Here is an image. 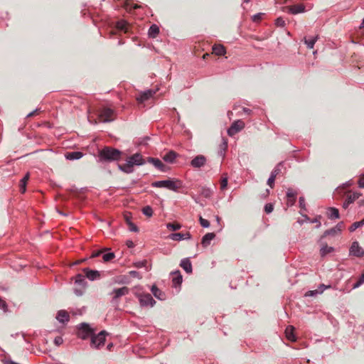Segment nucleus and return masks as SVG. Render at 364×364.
I'll use <instances>...</instances> for the list:
<instances>
[{"mask_svg": "<svg viewBox=\"0 0 364 364\" xmlns=\"http://www.w3.org/2000/svg\"><path fill=\"white\" fill-rule=\"evenodd\" d=\"M122 152L111 146H105L98 152V158L100 162H112L120 159Z\"/></svg>", "mask_w": 364, "mask_h": 364, "instance_id": "f257e3e1", "label": "nucleus"}, {"mask_svg": "<svg viewBox=\"0 0 364 364\" xmlns=\"http://www.w3.org/2000/svg\"><path fill=\"white\" fill-rule=\"evenodd\" d=\"M153 187L166 188L167 189L177 191L181 187V183L178 180L168 179L164 181H154L151 183Z\"/></svg>", "mask_w": 364, "mask_h": 364, "instance_id": "f03ea898", "label": "nucleus"}, {"mask_svg": "<svg viewBox=\"0 0 364 364\" xmlns=\"http://www.w3.org/2000/svg\"><path fill=\"white\" fill-rule=\"evenodd\" d=\"M114 112L112 109L104 107L99 113V119L103 122H109L114 119Z\"/></svg>", "mask_w": 364, "mask_h": 364, "instance_id": "7ed1b4c3", "label": "nucleus"}, {"mask_svg": "<svg viewBox=\"0 0 364 364\" xmlns=\"http://www.w3.org/2000/svg\"><path fill=\"white\" fill-rule=\"evenodd\" d=\"M106 335H107V333L105 331H102L97 336H92L91 346L97 348L104 346Z\"/></svg>", "mask_w": 364, "mask_h": 364, "instance_id": "20e7f679", "label": "nucleus"}, {"mask_svg": "<svg viewBox=\"0 0 364 364\" xmlns=\"http://www.w3.org/2000/svg\"><path fill=\"white\" fill-rule=\"evenodd\" d=\"M93 330L87 323H82L78 329L77 336L80 338L85 340L89 336H93Z\"/></svg>", "mask_w": 364, "mask_h": 364, "instance_id": "39448f33", "label": "nucleus"}, {"mask_svg": "<svg viewBox=\"0 0 364 364\" xmlns=\"http://www.w3.org/2000/svg\"><path fill=\"white\" fill-rule=\"evenodd\" d=\"M245 127V123L242 120L235 121L228 129V134L229 136H232L239 132H240Z\"/></svg>", "mask_w": 364, "mask_h": 364, "instance_id": "423d86ee", "label": "nucleus"}, {"mask_svg": "<svg viewBox=\"0 0 364 364\" xmlns=\"http://www.w3.org/2000/svg\"><path fill=\"white\" fill-rule=\"evenodd\" d=\"M129 292V288L127 287H123L121 288L114 289L110 294L113 295L112 299L114 300H117V299H119L120 297L128 294Z\"/></svg>", "mask_w": 364, "mask_h": 364, "instance_id": "0eeeda50", "label": "nucleus"}, {"mask_svg": "<svg viewBox=\"0 0 364 364\" xmlns=\"http://www.w3.org/2000/svg\"><path fill=\"white\" fill-rule=\"evenodd\" d=\"M139 301L141 305L142 306H153L154 304L156 303L153 297L150 294H145L143 295H141L139 297Z\"/></svg>", "mask_w": 364, "mask_h": 364, "instance_id": "6e6552de", "label": "nucleus"}, {"mask_svg": "<svg viewBox=\"0 0 364 364\" xmlns=\"http://www.w3.org/2000/svg\"><path fill=\"white\" fill-rule=\"evenodd\" d=\"M286 10L287 12L291 13L292 14H297L299 13H302L305 11V6L304 4H295L286 7Z\"/></svg>", "mask_w": 364, "mask_h": 364, "instance_id": "1a4fd4ad", "label": "nucleus"}, {"mask_svg": "<svg viewBox=\"0 0 364 364\" xmlns=\"http://www.w3.org/2000/svg\"><path fill=\"white\" fill-rule=\"evenodd\" d=\"M350 254L356 257H362L364 255V251L359 246L358 242H353L352 243L351 247L350 248Z\"/></svg>", "mask_w": 364, "mask_h": 364, "instance_id": "9d476101", "label": "nucleus"}, {"mask_svg": "<svg viewBox=\"0 0 364 364\" xmlns=\"http://www.w3.org/2000/svg\"><path fill=\"white\" fill-rule=\"evenodd\" d=\"M205 157L203 155H198L191 161V164L194 168H200L205 165Z\"/></svg>", "mask_w": 364, "mask_h": 364, "instance_id": "9b49d317", "label": "nucleus"}, {"mask_svg": "<svg viewBox=\"0 0 364 364\" xmlns=\"http://www.w3.org/2000/svg\"><path fill=\"white\" fill-rule=\"evenodd\" d=\"M344 228H345L344 223L343 222H340L334 228L327 230L325 232V235H334L337 233H340L344 229Z\"/></svg>", "mask_w": 364, "mask_h": 364, "instance_id": "f8f14e48", "label": "nucleus"}, {"mask_svg": "<svg viewBox=\"0 0 364 364\" xmlns=\"http://www.w3.org/2000/svg\"><path fill=\"white\" fill-rule=\"evenodd\" d=\"M297 193L291 188H289L287 193L288 205H293L296 202Z\"/></svg>", "mask_w": 364, "mask_h": 364, "instance_id": "ddd939ff", "label": "nucleus"}, {"mask_svg": "<svg viewBox=\"0 0 364 364\" xmlns=\"http://www.w3.org/2000/svg\"><path fill=\"white\" fill-rule=\"evenodd\" d=\"M129 163L134 165H142L144 160L142 156L140 154H135L128 159Z\"/></svg>", "mask_w": 364, "mask_h": 364, "instance_id": "4468645a", "label": "nucleus"}, {"mask_svg": "<svg viewBox=\"0 0 364 364\" xmlns=\"http://www.w3.org/2000/svg\"><path fill=\"white\" fill-rule=\"evenodd\" d=\"M154 94H155V92L152 90H147L146 92H142L139 97H136V100L139 102L142 103L145 102L146 100L151 98Z\"/></svg>", "mask_w": 364, "mask_h": 364, "instance_id": "2eb2a0df", "label": "nucleus"}, {"mask_svg": "<svg viewBox=\"0 0 364 364\" xmlns=\"http://www.w3.org/2000/svg\"><path fill=\"white\" fill-rule=\"evenodd\" d=\"M84 272L85 273L86 277L90 280L99 279L100 277V272L97 270L84 269Z\"/></svg>", "mask_w": 364, "mask_h": 364, "instance_id": "dca6fc26", "label": "nucleus"}, {"mask_svg": "<svg viewBox=\"0 0 364 364\" xmlns=\"http://www.w3.org/2000/svg\"><path fill=\"white\" fill-rule=\"evenodd\" d=\"M56 318L60 322V323H65L68 322L70 320V316L68 313L65 310H60L58 312Z\"/></svg>", "mask_w": 364, "mask_h": 364, "instance_id": "f3484780", "label": "nucleus"}, {"mask_svg": "<svg viewBox=\"0 0 364 364\" xmlns=\"http://www.w3.org/2000/svg\"><path fill=\"white\" fill-rule=\"evenodd\" d=\"M180 266L188 274L192 272V264L188 258L181 260Z\"/></svg>", "mask_w": 364, "mask_h": 364, "instance_id": "a211bd4d", "label": "nucleus"}, {"mask_svg": "<svg viewBox=\"0 0 364 364\" xmlns=\"http://www.w3.org/2000/svg\"><path fill=\"white\" fill-rule=\"evenodd\" d=\"M294 331V328L292 326H289L285 330L286 337L290 341H295L296 340Z\"/></svg>", "mask_w": 364, "mask_h": 364, "instance_id": "6ab92c4d", "label": "nucleus"}, {"mask_svg": "<svg viewBox=\"0 0 364 364\" xmlns=\"http://www.w3.org/2000/svg\"><path fill=\"white\" fill-rule=\"evenodd\" d=\"M327 288H330V286H325L324 284H321L318 287V288L316 290H313V291H307L306 294H305V296H314L317 294H321L325 289H327Z\"/></svg>", "mask_w": 364, "mask_h": 364, "instance_id": "aec40b11", "label": "nucleus"}, {"mask_svg": "<svg viewBox=\"0 0 364 364\" xmlns=\"http://www.w3.org/2000/svg\"><path fill=\"white\" fill-rule=\"evenodd\" d=\"M133 166H134L131 163H129L128 160L127 162L124 164H118L119 168L127 173H130L133 172Z\"/></svg>", "mask_w": 364, "mask_h": 364, "instance_id": "412c9836", "label": "nucleus"}, {"mask_svg": "<svg viewBox=\"0 0 364 364\" xmlns=\"http://www.w3.org/2000/svg\"><path fill=\"white\" fill-rule=\"evenodd\" d=\"M215 235L213 232L205 234L202 238L201 244L204 247H207L210 245V241L215 237Z\"/></svg>", "mask_w": 364, "mask_h": 364, "instance_id": "4be33fe9", "label": "nucleus"}, {"mask_svg": "<svg viewBox=\"0 0 364 364\" xmlns=\"http://www.w3.org/2000/svg\"><path fill=\"white\" fill-rule=\"evenodd\" d=\"M83 156L82 153L80 151H73L68 152L65 154L66 159L69 160H75L82 158Z\"/></svg>", "mask_w": 364, "mask_h": 364, "instance_id": "5701e85b", "label": "nucleus"}, {"mask_svg": "<svg viewBox=\"0 0 364 364\" xmlns=\"http://www.w3.org/2000/svg\"><path fill=\"white\" fill-rule=\"evenodd\" d=\"M213 52L217 55H223L225 53V48L222 45H214L213 46Z\"/></svg>", "mask_w": 364, "mask_h": 364, "instance_id": "b1692460", "label": "nucleus"}, {"mask_svg": "<svg viewBox=\"0 0 364 364\" xmlns=\"http://www.w3.org/2000/svg\"><path fill=\"white\" fill-rule=\"evenodd\" d=\"M328 217L330 219L339 218V211L336 208H329L327 213Z\"/></svg>", "mask_w": 364, "mask_h": 364, "instance_id": "393cba45", "label": "nucleus"}, {"mask_svg": "<svg viewBox=\"0 0 364 364\" xmlns=\"http://www.w3.org/2000/svg\"><path fill=\"white\" fill-rule=\"evenodd\" d=\"M29 179V173H26L25 176L21 180L19 187H20V191L23 193L26 192V184Z\"/></svg>", "mask_w": 364, "mask_h": 364, "instance_id": "a878e982", "label": "nucleus"}, {"mask_svg": "<svg viewBox=\"0 0 364 364\" xmlns=\"http://www.w3.org/2000/svg\"><path fill=\"white\" fill-rule=\"evenodd\" d=\"M176 155L177 154L175 151H170L163 156V159L166 162L172 163L176 159Z\"/></svg>", "mask_w": 364, "mask_h": 364, "instance_id": "bb28decb", "label": "nucleus"}, {"mask_svg": "<svg viewBox=\"0 0 364 364\" xmlns=\"http://www.w3.org/2000/svg\"><path fill=\"white\" fill-rule=\"evenodd\" d=\"M159 33V28L158 26L153 24L149 30V36L151 38H156Z\"/></svg>", "mask_w": 364, "mask_h": 364, "instance_id": "cd10ccee", "label": "nucleus"}, {"mask_svg": "<svg viewBox=\"0 0 364 364\" xmlns=\"http://www.w3.org/2000/svg\"><path fill=\"white\" fill-rule=\"evenodd\" d=\"M117 28L120 31H123L124 33H127L129 30V25L126 21H118L117 23Z\"/></svg>", "mask_w": 364, "mask_h": 364, "instance_id": "c85d7f7f", "label": "nucleus"}, {"mask_svg": "<svg viewBox=\"0 0 364 364\" xmlns=\"http://www.w3.org/2000/svg\"><path fill=\"white\" fill-rule=\"evenodd\" d=\"M149 161L150 163L153 164L154 166L155 167H156L157 168H159L160 170H163V167L164 166V165L163 164L161 161H160L159 159H154V158H149Z\"/></svg>", "mask_w": 364, "mask_h": 364, "instance_id": "c756f323", "label": "nucleus"}, {"mask_svg": "<svg viewBox=\"0 0 364 364\" xmlns=\"http://www.w3.org/2000/svg\"><path fill=\"white\" fill-rule=\"evenodd\" d=\"M166 228L171 231H176L181 228V225L180 223L174 222V223H167Z\"/></svg>", "mask_w": 364, "mask_h": 364, "instance_id": "7c9ffc66", "label": "nucleus"}, {"mask_svg": "<svg viewBox=\"0 0 364 364\" xmlns=\"http://www.w3.org/2000/svg\"><path fill=\"white\" fill-rule=\"evenodd\" d=\"M175 276L172 279V282L175 287L180 285L182 283V276L180 274L179 272L178 273H174Z\"/></svg>", "mask_w": 364, "mask_h": 364, "instance_id": "2f4dec72", "label": "nucleus"}, {"mask_svg": "<svg viewBox=\"0 0 364 364\" xmlns=\"http://www.w3.org/2000/svg\"><path fill=\"white\" fill-rule=\"evenodd\" d=\"M360 194L358 193H349L347 194L346 199L350 203H353L355 200H357L360 197Z\"/></svg>", "mask_w": 364, "mask_h": 364, "instance_id": "473e14b6", "label": "nucleus"}, {"mask_svg": "<svg viewBox=\"0 0 364 364\" xmlns=\"http://www.w3.org/2000/svg\"><path fill=\"white\" fill-rule=\"evenodd\" d=\"M317 39H318V36H316V37L312 38L311 39H306L305 38H304V43L307 46V47L311 49V48H314V46L315 43L316 42Z\"/></svg>", "mask_w": 364, "mask_h": 364, "instance_id": "72a5a7b5", "label": "nucleus"}, {"mask_svg": "<svg viewBox=\"0 0 364 364\" xmlns=\"http://www.w3.org/2000/svg\"><path fill=\"white\" fill-rule=\"evenodd\" d=\"M168 237L170 239L176 241L184 240V235H183L182 232L172 233Z\"/></svg>", "mask_w": 364, "mask_h": 364, "instance_id": "f704fd0d", "label": "nucleus"}, {"mask_svg": "<svg viewBox=\"0 0 364 364\" xmlns=\"http://www.w3.org/2000/svg\"><path fill=\"white\" fill-rule=\"evenodd\" d=\"M332 251H333V248L331 247H328V245H324L321 248L320 253H321V255L322 257H323Z\"/></svg>", "mask_w": 364, "mask_h": 364, "instance_id": "c9c22d12", "label": "nucleus"}, {"mask_svg": "<svg viewBox=\"0 0 364 364\" xmlns=\"http://www.w3.org/2000/svg\"><path fill=\"white\" fill-rule=\"evenodd\" d=\"M151 291L154 296L159 299H163V298L161 297V291L156 287L153 286L151 288Z\"/></svg>", "mask_w": 364, "mask_h": 364, "instance_id": "e433bc0d", "label": "nucleus"}, {"mask_svg": "<svg viewBox=\"0 0 364 364\" xmlns=\"http://www.w3.org/2000/svg\"><path fill=\"white\" fill-rule=\"evenodd\" d=\"M142 213L145 215H146L148 217H151L152 215V214H153V210H152V208L150 206H145L142 209Z\"/></svg>", "mask_w": 364, "mask_h": 364, "instance_id": "4c0bfd02", "label": "nucleus"}, {"mask_svg": "<svg viewBox=\"0 0 364 364\" xmlns=\"http://www.w3.org/2000/svg\"><path fill=\"white\" fill-rule=\"evenodd\" d=\"M115 257L114 254L113 252H109L104 254L102 256V259L105 262H109L114 259Z\"/></svg>", "mask_w": 364, "mask_h": 364, "instance_id": "58836bf2", "label": "nucleus"}, {"mask_svg": "<svg viewBox=\"0 0 364 364\" xmlns=\"http://www.w3.org/2000/svg\"><path fill=\"white\" fill-rule=\"evenodd\" d=\"M228 186V178L227 177H223L220 181V189L224 190Z\"/></svg>", "mask_w": 364, "mask_h": 364, "instance_id": "ea45409f", "label": "nucleus"}, {"mask_svg": "<svg viewBox=\"0 0 364 364\" xmlns=\"http://www.w3.org/2000/svg\"><path fill=\"white\" fill-rule=\"evenodd\" d=\"M200 224L201 226L204 228H208L210 226V223L208 220L203 218L201 216L199 218Z\"/></svg>", "mask_w": 364, "mask_h": 364, "instance_id": "a19ab883", "label": "nucleus"}, {"mask_svg": "<svg viewBox=\"0 0 364 364\" xmlns=\"http://www.w3.org/2000/svg\"><path fill=\"white\" fill-rule=\"evenodd\" d=\"M274 210L273 205L272 203H267L264 206V211L266 213L269 214L272 213Z\"/></svg>", "mask_w": 364, "mask_h": 364, "instance_id": "79ce46f5", "label": "nucleus"}, {"mask_svg": "<svg viewBox=\"0 0 364 364\" xmlns=\"http://www.w3.org/2000/svg\"><path fill=\"white\" fill-rule=\"evenodd\" d=\"M264 16V14L259 13L252 16V21L254 22H259L261 19L262 18V16Z\"/></svg>", "mask_w": 364, "mask_h": 364, "instance_id": "37998d69", "label": "nucleus"}, {"mask_svg": "<svg viewBox=\"0 0 364 364\" xmlns=\"http://www.w3.org/2000/svg\"><path fill=\"white\" fill-rule=\"evenodd\" d=\"M275 24L277 26L284 27L285 26V21L282 17H279L276 19Z\"/></svg>", "mask_w": 364, "mask_h": 364, "instance_id": "c03bdc74", "label": "nucleus"}, {"mask_svg": "<svg viewBox=\"0 0 364 364\" xmlns=\"http://www.w3.org/2000/svg\"><path fill=\"white\" fill-rule=\"evenodd\" d=\"M128 226H129V229L130 231H132V232H138L139 231L138 228L132 221H128Z\"/></svg>", "mask_w": 364, "mask_h": 364, "instance_id": "a18cd8bd", "label": "nucleus"}, {"mask_svg": "<svg viewBox=\"0 0 364 364\" xmlns=\"http://www.w3.org/2000/svg\"><path fill=\"white\" fill-rule=\"evenodd\" d=\"M359 227H360V224L359 223V222H355L353 223L352 225L349 228V230L350 232H353Z\"/></svg>", "mask_w": 364, "mask_h": 364, "instance_id": "49530a36", "label": "nucleus"}, {"mask_svg": "<svg viewBox=\"0 0 364 364\" xmlns=\"http://www.w3.org/2000/svg\"><path fill=\"white\" fill-rule=\"evenodd\" d=\"M275 178L274 176H270V177L269 178L268 181H267V184L271 187L272 188L274 186V181H275Z\"/></svg>", "mask_w": 364, "mask_h": 364, "instance_id": "de8ad7c7", "label": "nucleus"}, {"mask_svg": "<svg viewBox=\"0 0 364 364\" xmlns=\"http://www.w3.org/2000/svg\"><path fill=\"white\" fill-rule=\"evenodd\" d=\"M63 340L62 338V337L60 336H57L54 339V343L56 345V346H60L63 343Z\"/></svg>", "mask_w": 364, "mask_h": 364, "instance_id": "09e8293b", "label": "nucleus"}, {"mask_svg": "<svg viewBox=\"0 0 364 364\" xmlns=\"http://www.w3.org/2000/svg\"><path fill=\"white\" fill-rule=\"evenodd\" d=\"M75 282L76 283H79V284H82L85 282V279L83 277V276L80 275V274H78L77 276V278H76V280H75Z\"/></svg>", "mask_w": 364, "mask_h": 364, "instance_id": "8fccbe9b", "label": "nucleus"}, {"mask_svg": "<svg viewBox=\"0 0 364 364\" xmlns=\"http://www.w3.org/2000/svg\"><path fill=\"white\" fill-rule=\"evenodd\" d=\"M364 282V271L362 273L361 278L359 279V281L354 285V287H359L363 282Z\"/></svg>", "mask_w": 364, "mask_h": 364, "instance_id": "3c124183", "label": "nucleus"}, {"mask_svg": "<svg viewBox=\"0 0 364 364\" xmlns=\"http://www.w3.org/2000/svg\"><path fill=\"white\" fill-rule=\"evenodd\" d=\"M321 216H317L314 220H312L311 222L313 223H318L317 228L321 226V222H320Z\"/></svg>", "mask_w": 364, "mask_h": 364, "instance_id": "603ef678", "label": "nucleus"}, {"mask_svg": "<svg viewBox=\"0 0 364 364\" xmlns=\"http://www.w3.org/2000/svg\"><path fill=\"white\" fill-rule=\"evenodd\" d=\"M358 185L360 188H364V174L360 177Z\"/></svg>", "mask_w": 364, "mask_h": 364, "instance_id": "864d4df0", "label": "nucleus"}, {"mask_svg": "<svg viewBox=\"0 0 364 364\" xmlns=\"http://www.w3.org/2000/svg\"><path fill=\"white\" fill-rule=\"evenodd\" d=\"M279 172H280V169H279V168H275L272 171V173H271V176H274V178H276V177H277V176L279 174Z\"/></svg>", "mask_w": 364, "mask_h": 364, "instance_id": "5fc2aeb1", "label": "nucleus"}, {"mask_svg": "<svg viewBox=\"0 0 364 364\" xmlns=\"http://www.w3.org/2000/svg\"><path fill=\"white\" fill-rule=\"evenodd\" d=\"M147 262L146 260H144L142 262H139L138 263L136 264V266L137 267H144L146 264Z\"/></svg>", "mask_w": 364, "mask_h": 364, "instance_id": "6e6d98bb", "label": "nucleus"}, {"mask_svg": "<svg viewBox=\"0 0 364 364\" xmlns=\"http://www.w3.org/2000/svg\"><path fill=\"white\" fill-rule=\"evenodd\" d=\"M299 206L301 208H304L305 207L304 198L303 197L299 198Z\"/></svg>", "mask_w": 364, "mask_h": 364, "instance_id": "4d7b16f0", "label": "nucleus"}, {"mask_svg": "<svg viewBox=\"0 0 364 364\" xmlns=\"http://www.w3.org/2000/svg\"><path fill=\"white\" fill-rule=\"evenodd\" d=\"M38 113V109H36L27 114V117H32Z\"/></svg>", "mask_w": 364, "mask_h": 364, "instance_id": "13d9d810", "label": "nucleus"}, {"mask_svg": "<svg viewBox=\"0 0 364 364\" xmlns=\"http://www.w3.org/2000/svg\"><path fill=\"white\" fill-rule=\"evenodd\" d=\"M0 307L2 308L3 309H5L6 307V302L1 299H0Z\"/></svg>", "mask_w": 364, "mask_h": 364, "instance_id": "bf43d9fd", "label": "nucleus"}, {"mask_svg": "<svg viewBox=\"0 0 364 364\" xmlns=\"http://www.w3.org/2000/svg\"><path fill=\"white\" fill-rule=\"evenodd\" d=\"M102 253V251H97V252H94L92 254V257H99Z\"/></svg>", "mask_w": 364, "mask_h": 364, "instance_id": "052dcab7", "label": "nucleus"}, {"mask_svg": "<svg viewBox=\"0 0 364 364\" xmlns=\"http://www.w3.org/2000/svg\"><path fill=\"white\" fill-rule=\"evenodd\" d=\"M127 245L128 247L132 248V247H133L134 246V242L132 241L128 240L127 242Z\"/></svg>", "mask_w": 364, "mask_h": 364, "instance_id": "680f3d73", "label": "nucleus"}, {"mask_svg": "<svg viewBox=\"0 0 364 364\" xmlns=\"http://www.w3.org/2000/svg\"><path fill=\"white\" fill-rule=\"evenodd\" d=\"M350 204H351V203L350 202H348V200L347 199H346V200L344 201V203L343 204V207L344 208H347Z\"/></svg>", "mask_w": 364, "mask_h": 364, "instance_id": "e2e57ef3", "label": "nucleus"}, {"mask_svg": "<svg viewBox=\"0 0 364 364\" xmlns=\"http://www.w3.org/2000/svg\"><path fill=\"white\" fill-rule=\"evenodd\" d=\"M183 235H184V240L191 238V234L188 232L183 233Z\"/></svg>", "mask_w": 364, "mask_h": 364, "instance_id": "0e129e2a", "label": "nucleus"}, {"mask_svg": "<svg viewBox=\"0 0 364 364\" xmlns=\"http://www.w3.org/2000/svg\"><path fill=\"white\" fill-rule=\"evenodd\" d=\"M203 196L205 197H208L210 196V191L208 189V190H205L203 193Z\"/></svg>", "mask_w": 364, "mask_h": 364, "instance_id": "69168bd1", "label": "nucleus"}, {"mask_svg": "<svg viewBox=\"0 0 364 364\" xmlns=\"http://www.w3.org/2000/svg\"><path fill=\"white\" fill-rule=\"evenodd\" d=\"M88 120H89L91 123L97 124V121H96V119H93V120H92V119L90 118V117H88Z\"/></svg>", "mask_w": 364, "mask_h": 364, "instance_id": "338daca9", "label": "nucleus"}, {"mask_svg": "<svg viewBox=\"0 0 364 364\" xmlns=\"http://www.w3.org/2000/svg\"><path fill=\"white\" fill-rule=\"evenodd\" d=\"M360 29L364 28V18H363V21H362V23H361V24H360Z\"/></svg>", "mask_w": 364, "mask_h": 364, "instance_id": "774afa93", "label": "nucleus"}]
</instances>
